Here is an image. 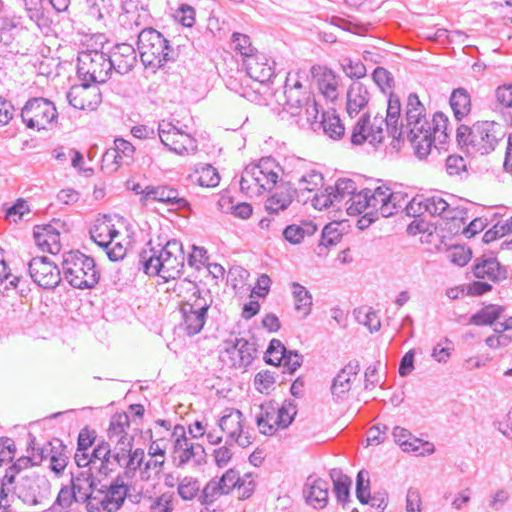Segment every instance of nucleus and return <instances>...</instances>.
I'll return each mask as SVG.
<instances>
[{
  "label": "nucleus",
  "mask_w": 512,
  "mask_h": 512,
  "mask_svg": "<svg viewBox=\"0 0 512 512\" xmlns=\"http://www.w3.org/2000/svg\"><path fill=\"white\" fill-rule=\"evenodd\" d=\"M182 244L169 240L161 248L148 247L142 250L139 263L150 276H159L165 281L178 277L184 267Z\"/></svg>",
  "instance_id": "obj_1"
},
{
  "label": "nucleus",
  "mask_w": 512,
  "mask_h": 512,
  "mask_svg": "<svg viewBox=\"0 0 512 512\" xmlns=\"http://www.w3.org/2000/svg\"><path fill=\"white\" fill-rule=\"evenodd\" d=\"M121 226L120 219L103 215L95 220L90 230L93 241L105 249L111 261L122 260L131 246V238Z\"/></svg>",
  "instance_id": "obj_2"
},
{
  "label": "nucleus",
  "mask_w": 512,
  "mask_h": 512,
  "mask_svg": "<svg viewBox=\"0 0 512 512\" xmlns=\"http://www.w3.org/2000/svg\"><path fill=\"white\" fill-rule=\"evenodd\" d=\"M281 167L271 158H261L242 172L240 189L249 197H258L270 191L280 179Z\"/></svg>",
  "instance_id": "obj_3"
},
{
  "label": "nucleus",
  "mask_w": 512,
  "mask_h": 512,
  "mask_svg": "<svg viewBox=\"0 0 512 512\" xmlns=\"http://www.w3.org/2000/svg\"><path fill=\"white\" fill-rule=\"evenodd\" d=\"M102 38V36L91 37L88 48L78 56L79 73L86 80L96 83L105 82L113 68Z\"/></svg>",
  "instance_id": "obj_4"
},
{
  "label": "nucleus",
  "mask_w": 512,
  "mask_h": 512,
  "mask_svg": "<svg viewBox=\"0 0 512 512\" xmlns=\"http://www.w3.org/2000/svg\"><path fill=\"white\" fill-rule=\"evenodd\" d=\"M497 124L493 121H478L472 126L462 125L458 137L475 154L485 155L492 152L498 142Z\"/></svg>",
  "instance_id": "obj_5"
},
{
  "label": "nucleus",
  "mask_w": 512,
  "mask_h": 512,
  "mask_svg": "<svg viewBox=\"0 0 512 512\" xmlns=\"http://www.w3.org/2000/svg\"><path fill=\"white\" fill-rule=\"evenodd\" d=\"M63 268L65 278L76 288H91L98 283L94 260L78 251L67 254Z\"/></svg>",
  "instance_id": "obj_6"
},
{
  "label": "nucleus",
  "mask_w": 512,
  "mask_h": 512,
  "mask_svg": "<svg viewBox=\"0 0 512 512\" xmlns=\"http://www.w3.org/2000/svg\"><path fill=\"white\" fill-rule=\"evenodd\" d=\"M137 45L145 67L158 69L169 60L168 41L153 28L143 29L139 33Z\"/></svg>",
  "instance_id": "obj_7"
},
{
  "label": "nucleus",
  "mask_w": 512,
  "mask_h": 512,
  "mask_svg": "<svg viewBox=\"0 0 512 512\" xmlns=\"http://www.w3.org/2000/svg\"><path fill=\"white\" fill-rule=\"evenodd\" d=\"M263 412L257 419V426L260 432L272 436L279 430L286 429L294 420L297 409L290 402L281 406H275L272 402L262 406Z\"/></svg>",
  "instance_id": "obj_8"
},
{
  "label": "nucleus",
  "mask_w": 512,
  "mask_h": 512,
  "mask_svg": "<svg viewBox=\"0 0 512 512\" xmlns=\"http://www.w3.org/2000/svg\"><path fill=\"white\" fill-rule=\"evenodd\" d=\"M408 140L419 157L429 154L434 142V130L430 125L426 112L406 117Z\"/></svg>",
  "instance_id": "obj_9"
},
{
  "label": "nucleus",
  "mask_w": 512,
  "mask_h": 512,
  "mask_svg": "<svg viewBox=\"0 0 512 512\" xmlns=\"http://www.w3.org/2000/svg\"><path fill=\"white\" fill-rule=\"evenodd\" d=\"M355 191L351 180H338L335 185L317 192L312 200L313 206L318 210L337 212L348 204V198Z\"/></svg>",
  "instance_id": "obj_10"
},
{
  "label": "nucleus",
  "mask_w": 512,
  "mask_h": 512,
  "mask_svg": "<svg viewBox=\"0 0 512 512\" xmlns=\"http://www.w3.org/2000/svg\"><path fill=\"white\" fill-rule=\"evenodd\" d=\"M24 123L29 128L38 130L47 129L57 119L55 105L45 98H33L29 100L21 113Z\"/></svg>",
  "instance_id": "obj_11"
},
{
  "label": "nucleus",
  "mask_w": 512,
  "mask_h": 512,
  "mask_svg": "<svg viewBox=\"0 0 512 512\" xmlns=\"http://www.w3.org/2000/svg\"><path fill=\"white\" fill-rule=\"evenodd\" d=\"M208 309L209 304L201 297H195L193 301L183 302L180 308L182 315L181 329L189 336L199 333L204 327Z\"/></svg>",
  "instance_id": "obj_12"
},
{
  "label": "nucleus",
  "mask_w": 512,
  "mask_h": 512,
  "mask_svg": "<svg viewBox=\"0 0 512 512\" xmlns=\"http://www.w3.org/2000/svg\"><path fill=\"white\" fill-rule=\"evenodd\" d=\"M161 142L172 152L180 156L194 154L197 150L195 139L177 127L166 124L159 130Z\"/></svg>",
  "instance_id": "obj_13"
},
{
  "label": "nucleus",
  "mask_w": 512,
  "mask_h": 512,
  "mask_svg": "<svg viewBox=\"0 0 512 512\" xmlns=\"http://www.w3.org/2000/svg\"><path fill=\"white\" fill-rule=\"evenodd\" d=\"M386 122L382 116H364L356 125L351 140L360 145L365 141L371 144L381 143L384 140Z\"/></svg>",
  "instance_id": "obj_14"
},
{
  "label": "nucleus",
  "mask_w": 512,
  "mask_h": 512,
  "mask_svg": "<svg viewBox=\"0 0 512 512\" xmlns=\"http://www.w3.org/2000/svg\"><path fill=\"white\" fill-rule=\"evenodd\" d=\"M29 273L34 282L45 289L54 288L61 280L58 266L45 256L34 257L29 262Z\"/></svg>",
  "instance_id": "obj_15"
},
{
  "label": "nucleus",
  "mask_w": 512,
  "mask_h": 512,
  "mask_svg": "<svg viewBox=\"0 0 512 512\" xmlns=\"http://www.w3.org/2000/svg\"><path fill=\"white\" fill-rule=\"evenodd\" d=\"M240 478L239 472L230 469L218 480L209 481L203 488L200 502L203 505L212 504L218 497L233 493Z\"/></svg>",
  "instance_id": "obj_16"
},
{
  "label": "nucleus",
  "mask_w": 512,
  "mask_h": 512,
  "mask_svg": "<svg viewBox=\"0 0 512 512\" xmlns=\"http://www.w3.org/2000/svg\"><path fill=\"white\" fill-rule=\"evenodd\" d=\"M266 363L283 367L284 371L292 374L301 365V356L292 351H287L280 340H271L265 354Z\"/></svg>",
  "instance_id": "obj_17"
},
{
  "label": "nucleus",
  "mask_w": 512,
  "mask_h": 512,
  "mask_svg": "<svg viewBox=\"0 0 512 512\" xmlns=\"http://www.w3.org/2000/svg\"><path fill=\"white\" fill-rule=\"evenodd\" d=\"M134 146L124 140L116 139L114 147L108 149L102 158V169L108 172H115L124 165H129L134 159Z\"/></svg>",
  "instance_id": "obj_18"
},
{
  "label": "nucleus",
  "mask_w": 512,
  "mask_h": 512,
  "mask_svg": "<svg viewBox=\"0 0 512 512\" xmlns=\"http://www.w3.org/2000/svg\"><path fill=\"white\" fill-rule=\"evenodd\" d=\"M311 75L324 98L331 102L339 98V77L335 72L327 66L315 65L311 68Z\"/></svg>",
  "instance_id": "obj_19"
},
{
  "label": "nucleus",
  "mask_w": 512,
  "mask_h": 512,
  "mask_svg": "<svg viewBox=\"0 0 512 512\" xmlns=\"http://www.w3.org/2000/svg\"><path fill=\"white\" fill-rule=\"evenodd\" d=\"M67 98L74 108L80 110H95L101 102L98 89L85 84L73 86L69 90Z\"/></svg>",
  "instance_id": "obj_20"
},
{
  "label": "nucleus",
  "mask_w": 512,
  "mask_h": 512,
  "mask_svg": "<svg viewBox=\"0 0 512 512\" xmlns=\"http://www.w3.org/2000/svg\"><path fill=\"white\" fill-rule=\"evenodd\" d=\"M265 201V209L271 214L286 210L294 200L295 190L289 182H280Z\"/></svg>",
  "instance_id": "obj_21"
},
{
  "label": "nucleus",
  "mask_w": 512,
  "mask_h": 512,
  "mask_svg": "<svg viewBox=\"0 0 512 512\" xmlns=\"http://www.w3.org/2000/svg\"><path fill=\"white\" fill-rule=\"evenodd\" d=\"M472 274L477 279L498 282L506 278V270L495 257H482L472 266Z\"/></svg>",
  "instance_id": "obj_22"
},
{
  "label": "nucleus",
  "mask_w": 512,
  "mask_h": 512,
  "mask_svg": "<svg viewBox=\"0 0 512 512\" xmlns=\"http://www.w3.org/2000/svg\"><path fill=\"white\" fill-rule=\"evenodd\" d=\"M141 193L146 199L163 202L167 205L183 209L188 206L187 200L179 195V192L168 186H146Z\"/></svg>",
  "instance_id": "obj_23"
},
{
  "label": "nucleus",
  "mask_w": 512,
  "mask_h": 512,
  "mask_svg": "<svg viewBox=\"0 0 512 512\" xmlns=\"http://www.w3.org/2000/svg\"><path fill=\"white\" fill-rule=\"evenodd\" d=\"M369 204H370V216L373 217V221L378 217H389L394 213L395 205L391 201V193L388 189L378 187L373 191H367Z\"/></svg>",
  "instance_id": "obj_24"
},
{
  "label": "nucleus",
  "mask_w": 512,
  "mask_h": 512,
  "mask_svg": "<svg viewBox=\"0 0 512 512\" xmlns=\"http://www.w3.org/2000/svg\"><path fill=\"white\" fill-rule=\"evenodd\" d=\"M244 64L248 76L256 82L266 83L274 76V65L263 54L245 59Z\"/></svg>",
  "instance_id": "obj_25"
},
{
  "label": "nucleus",
  "mask_w": 512,
  "mask_h": 512,
  "mask_svg": "<svg viewBox=\"0 0 512 512\" xmlns=\"http://www.w3.org/2000/svg\"><path fill=\"white\" fill-rule=\"evenodd\" d=\"M34 239L37 246L50 254H57L60 251V233L51 224L38 225L34 229Z\"/></svg>",
  "instance_id": "obj_26"
},
{
  "label": "nucleus",
  "mask_w": 512,
  "mask_h": 512,
  "mask_svg": "<svg viewBox=\"0 0 512 512\" xmlns=\"http://www.w3.org/2000/svg\"><path fill=\"white\" fill-rule=\"evenodd\" d=\"M422 207L431 215L439 216L441 219L446 215L451 206L441 197L433 196L426 199L424 202L413 198L406 206L408 215L415 216L420 213Z\"/></svg>",
  "instance_id": "obj_27"
},
{
  "label": "nucleus",
  "mask_w": 512,
  "mask_h": 512,
  "mask_svg": "<svg viewBox=\"0 0 512 512\" xmlns=\"http://www.w3.org/2000/svg\"><path fill=\"white\" fill-rule=\"evenodd\" d=\"M393 436L395 441L405 452H418L419 454H424L432 453L434 451L432 443L412 436L411 433L404 428H394Z\"/></svg>",
  "instance_id": "obj_28"
},
{
  "label": "nucleus",
  "mask_w": 512,
  "mask_h": 512,
  "mask_svg": "<svg viewBox=\"0 0 512 512\" xmlns=\"http://www.w3.org/2000/svg\"><path fill=\"white\" fill-rule=\"evenodd\" d=\"M109 57L112 67L120 73L130 71L136 63V51L132 45L127 43L116 45Z\"/></svg>",
  "instance_id": "obj_29"
},
{
  "label": "nucleus",
  "mask_w": 512,
  "mask_h": 512,
  "mask_svg": "<svg viewBox=\"0 0 512 512\" xmlns=\"http://www.w3.org/2000/svg\"><path fill=\"white\" fill-rule=\"evenodd\" d=\"M173 435L175 436L172 457L177 465L187 463L194 455V445L190 443L183 428H176Z\"/></svg>",
  "instance_id": "obj_30"
},
{
  "label": "nucleus",
  "mask_w": 512,
  "mask_h": 512,
  "mask_svg": "<svg viewBox=\"0 0 512 512\" xmlns=\"http://www.w3.org/2000/svg\"><path fill=\"white\" fill-rule=\"evenodd\" d=\"M359 365L350 362L338 373L332 384V392L335 395H342L350 391L353 383L357 380Z\"/></svg>",
  "instance_id": "obj_31"
},
{
  "label": "nucleus",
  "mask_w": 512,
  "mask_h": 512,
  "mask_svg": "<svg viewBox=\"0 0 512 512\" xmlns=\"http://www.w3.org/2000/svg\"><path fill=\"white\" fill-rule=\"evenodd\" d=\"M401 115V102L395 94H390L387 103L386 118V130L393 138H400L402 134V128L399 125Z\"/></svg>",
  "instance_id": "obj_32"
},
{
  "label": "nucleus",
  "mask_w": 512,
  "mask_h": 512,
  "mask_svg": "<svg viewBox=\"0 0 512 512\" xmlns=\"http://www.w3.org/2000/svg\"><path fill=\"white\" fill-rule=\"evenodd\" d=\"M348 202H350L349 206L346 208L347 213L349 215H359L363 214L361 219L358 221V226L363 229V221H367L368 223L373 222V217L370 216V204L367 195V191L354 193L352 192L351 196L348 198Z\"/></svg>",
  "instance_id": "obj_33"
},
{
  "label": "nucleus",
  "mask_w": 512,
  "mask_h": 512,
  "mask_svg": "<svg viewBox=\"0 0 512 512\" xmlns=\"http://www.w3.org/2000/svg\"><path fill=\"white\" fill-rule=\"evenodd\" d=\"M369 101V92L362 83H353L347 92V112L357 115L366 107Z\"/></svg>",
  "instance_id": "obj_34"
},
{
  "label": "nucleus",
  "mask_w": 512,
  "mask_h": 512,
  "mask_svg": "<svg viewBox=\"0 0 512 512\" xmlns=\"http://www.w3.org/2000/svg\"><path fill=\"white\" fill-rule=\"evenodd\" d=\"M222 432L232 441L238 442L243 432V415L239 410H231L220 419Z\"/></svg>",
  "instance_id": "obj_35"
},
{
  "label": "nucleus",
  "mask_w": 512,
  "mask_h": 512,
  "mask_svg": "<svg viewBox=\"0 0 512 512\" xmlns=\"http://www.w3.org/2000/svg\"><path fill=\"white\" fill-rule=\"evenodd\" d=\"M286 105L290 109H300L311 102L310 92L303 85L296 81L293 85L285 86Z\"/></svg>",
  "instance_id": "obj_36"
},
{
  "label": "nucleus",
  "mask_w": 512,
  "mask_h": 512,
  "mask_svg": "<svg viewBox=\"0 0 512 512\" xmlns=\"http://www.w3.org/2000/svg\"><path fill=\"white\" fill-rule=\"evenodd\" d=\"M467 221V212L460 207H451L442 219L444 229L451 234H463Z\"/></svg>",
  "instance_id": "obj_37"
},
{
  "label": "nucleus",
  "mask_w": 512,
  "mask_h": 512,
  "mask_svg": "<svg viewBox=\"0 0 512 512\" xmlns=\"http://www.w3.org/2000/svg\"><path fill=\"white\" fill-rule=\"evenodd\" d=\"M31 460L29 458H20L15 462L9 470L6 472L2 479L1 483V499L7 497L9 493H15L16 488V482H17V475L20 473L19 468L24 465H31ZM2 503V500H0V504Z\"/></svg>",
  "instance_id": "obj_38"
},
{
  "label": "nucleus",
  "mask_w": 512,
  "mask_h": 512,
  "mask_svg": "<svg viewBox=\"0 0 512 512\" xmlns=\"http://www.w3.org/2000/svg\"><path fill=\"white\" fill-rule=\"evenodd\" d=\"M321 126L324 133L332 139H340L345 132L344 125L334 109L327 110L323 113Z\"/></svg>",
  "instance_id": "obj_39"
},
{
  "label": "nucleus",
  "mask_w": 512,
  "mask_h": 512,
  "mask_svg": "<svg viewBox=\"0 0 512 512\" xmlns=\"http://www.w3.org/2000/svg\"><path fill=\"white\" fill-rule=\"evenodd\" d=\"M317 226L312 222H303L301 224H291L283 231V236L291 244L301 243L306 236L313 235Z\"/></svg>",
  "instance_id": "obj_40"
},
{
  "label": "nucleus",
  "mask_w": 512,
  "mask_h": 512,
  "mask_svg": "<svg viewBox=\"0 0 512 512\" xmlns=\"http://www.w3.org/2000/svg\"><path fill=\"white\" fill-rule=\"evenodd\" d=\"M450 105L457 119H462L471 111V99L463 88L455 89L450 97Z\"/></svg>",
  "instance_id": "obj_41"
},
{
  "label": "nucleus",
  "mask_w": 512,
  "mask_h": 512,
  "mask_svg": "<svg viewBox=\"0 0 512 512\" xmlns=\"http://www.w3.org/2000/svg\"><path fill=\"white\" fill-rule=\"evenodd\" d=\"M191 178L194 183L204 188L216 187L220 181L217 170L211 165H203L197 168Z\"/></svg>",
  "instance_id": "obj_42"
},
{
  "label": "nucleus",
  "mask_w": 512,
  "mask_h": 512,
  "mask_svg": "<svg viewBox=\"0 0 512 512\" xmlns=\"http://www.w3.org/2000/svg\"><path fill=\"white\" fill-rule=\"evenodd\" d=\"M357 322L366 327L370 332H377L381 327L378 313L371 307L361 306L354 311Z\"/></svg>",
  "instance_id": "obj_43"
},
{
  "label": "nucleus",
  "mask_w": 512,
  "mask_h": 512,
  "mask_svg": "<svg viewBox=\"0 0 512 512\" xmlns=\"http://www.w3.org/2000/svg\"><path fill=\"white\" fill-rule=\"evenodd\" d=\"M500 306L489 304L471 316L470 323L476 326L492 325L501 315Z\"/></svg>",
  "instance_id": "obj_44"
},
{
  "label": "nucleus",
  "mask_w": 512,
  "mask_h": 512,
  "mask_svg": "<svg viewBox=\"0 0 512 512\" xmlns=\"http://www.w3.org/2000/svg\"><path fill=\"white\" fill-rule=\"evenodd\" d=\"M110 443L114 446L112 450L113 457L118 464H121L122 461L127 459L132 450L133 437L129 432H127L124 435L111 440ZM110 453L111 450H108L107 454Z\"/></svg>",
  "instance_id": "obj_45"
},
{
  "label": "nucleus",
  "mask_w": 512,
  "mask_h": 512,
  "mask_svg": "<svg viewBox=\"0 0 512 512\" xmlns=\"http://www.w3.org/2000/svg\"><path fill=\"white\" fill-rule=\"evenodd\" d=\"M128 489L124 484H112L106 494L104 503L109 511L118 509L127 496Z\"/></svg>",
  "instance_id": "obj_46"
},
{
  "label": "nucleus",
  "mask_w": 512,
  "mask_h": 512,
  "mask_svg": "<svg viewBox=\"0 0 512 512\" xmlns=\"http://www.w3.org/2000/svg\"><path fill=\"white\" fill-rule=\"evenodd\" d=\"M71 490L75 501L84 502L93 492L92 481L88 476L80 475L72 480Z\"/></svg>",
  "instance_id": "obj_47"
},
{
  "label": "nucleus",
  "mask_w": 512,
  "mask_h": 512,
  "mask_svg": "<svg viewBox=\"0 0 512 512\" xmlns=\"http://www.w3.org/2000/svg\"><path fill=\"white\" fill-rule=\"evenodd\" d=\"M255 389L261 394H270L276 389L277 378L269 370L259 371L253 381Z\"/></svg>",
  "instance_id": "obj_48"
},
{
  "label": "nucleus",
  "mask_w": 512,
  "mask_h": 512,
  "mask_svg": "<svg viewBox=\"0 0 512 512\" xmlns=\"http://www.w3.org/2000/svg\"><path fill=\"white\" fill-rule=\"evenodd\" d=\"M130 420L126 413L115 414L110 421L108 428V440L109 442L119 436L129 432Z\"/></svg>",
  "instance_id": "obj_49"
},
{
  "label": "nucleus",
  "mask_w": 512,
  "mask_h": 512,
  "mask_svg": "<svg viewBox=\"0 0 512 512\" xmlns=\"http://www.w3.org/2000/svg\"><path fill=\"white\" fill-rule=\"evenodd\" d=\"M328 487L323 481H316L310 488L308 502L315 508H323L328 501Z\"/></svg>",
  "instance_id": "obj_50"
},
{
  "label": "nucleus",
  "mask_w": 512,
  "mask_h": 512,
  "mask_svg": "<svg viewBox=\"0 0 512 512\" xmlns=\"http://www.w3.org/2000/svg\"><path fill=\"white\" fill-rule=\"evenodd\" d=\"M178 495L184 501H192L200 494V484L193 477H184L178 484Z\"/></svg>",
  "instance_id": "obj_51"
},
{
  "label": "nucleus",
  "mask_w": 512,
  "mask_h": 512,
  "mask_svg": "<svg viewBox=\"0 0 512 512\" xmlns=\"http://www.w3.org/2000/svg\"><path fill=\"white\" fill-rule=\"evenodd\" d=\"M294 304L298 312L306 316L312 306V298L309 292L300 285H295L293 290Z\"/></svg>",
  "instance_id": "obj_52"
},
{
  "label": "nucleus",
  "mask_w": 512,
  "mask_h": 512,
  "mask_svg": "<svg viewBox=\"0 0 512 512\" xmlns=\"http://www.w3.org/2000/svg\"><path fill=\"white\" fill-rule=\"evenodd\" d=\"M433 225L422 218L413 219L407 226V233L411 237H419L421 240L424 236H431L433 234Z\"/></svg>",
  "instance_id": "obj_53"
},
{
  "label": "nucleus",
  "mask_w": 512,
  "mask_h": 512,
  "mask_svg": "<svg viewBox=\"0 0 512 512\" xmlns=\"http://www.w3.org/2000/svg\"><path fill=\"white\" fill-rule=\"evenodd\" d=\"M472 257L471 250L462 245H454L447 250V258L457 266H465Z\"/></svg>",
  "instance_id": "obj_54"
},
{
  "label": "nucleus",
  "mask_w": 512,
  "mask_h": 512,
  "mask_svg": "<svg viewBox=\"0 0 512 512\" xmlns=\"http://www.w3.org/2000/svg\"><path fill=\"white\" fill-rule=\"evenodd\" d=\"M174 510V495L164 492L154 498L150 504V512H172Z\"/></svg>",
  "instance_id": "obj_55"
},
{
  "label": "nucleus",
  "mask_w": 512,
  "mask_h": 512,
  "mask_svg": "<svg viewBox=\"0 0 512 512\" xmlns=\"http://www.w3.org/2000/svg\"><path fill=\"white\" fill-rule=\"evenodd\" d=\"M30 213V207L26 200L19 198L16 200L14 205L9 207L6 211V218L12 222L21 221L25 215Z\"/></svg>",
  "instance_id": "obj_56"
},
{
  "label": "nucleus",
  "mask_w": 512,
  "mask_h": 512,
  "mask_svg": "<svg viewBox=\"0 0 512 512\" xmlns=\"http://www.w3.org/2000/svg\"><path fill=\"white\" fill-rule=\"evenodd\" d=\"M323 176L320 173L310 172L305 174L301 180V190L306 192H318L323 186Z\"/></svg>",
  "instance_id": "obj_57"
},
{
  "label": "nucleus",
  "mask_w": 512,
  "mask_h": 512,
  "mask_svg": "<svg viewBox=\"0 0 512 512\" xmlns=\"http://www.w3.org/2000/svg\"><path fill=\"white\" fill-rule=\"evenodd\" d=\"M16 456V445L10 439L0 440V469L10 464Z\"/></svg>",
  "instance_id": "obj_58"
},
{
  "label": "nucleus",
  "mask_w": 512,
  "mask_h": 512,
  "mask_svg": "<svg viewBox=\"0 0 512 512\" xmlns=\"http://www.w3.org/2000/svg\"><path fill=\"white\" fill-rule=\"evenodd\" d=\"M343 71L350 78H363L366 75V67L359 59H346L343 64Z\"/></svg>",
  "instance_id": "obj_59"
},
{
  "label": "nucleus",
  "mask_w": 512,
  "mask_h": 512,
  "mask_svg": "<svg viewBox=\"0 0 512 512\" xmlns=\"http://www.w3.org/2000/svg\"><path fill=\"white\" fill-rule=\"evenodd\" d=\"M351 479L348 476H340L334 480V493L342 503H346L350 495Z\"/></svg>",
  "instance_id": "obj_60"
},
{
  "label": "nucleus",
  "mask_w": 512,
  "mask_h": 512,
  "mask_svg": "<svg viewBox=\"0 0 512 512\" xmlns=\"http://www.w3.org/2000/svg\"><path fill=\"white\" fill-rule=\"evenodd\" d=\"M233 43L235 44V49L245 57V59H248L249 57L254 56L253 54V47L252 43L250 41L249 36L241 33H234L233 34Z\"/></svg>",
  "instance_id": "obj_61"
},
{
  "label": "nucleus",
  "mask_w": 512,
  "mask_h": 512,
  "mask_svg": "<svg viewBox=\"0 0 512 512\" xmlns=\"http://www.w3.org/2000/svg\"><path fill=\"white\" fill-rule=\"evenodd\" d=\"M175 19L184 27L191 28L196 21L194 8L187 4H182L176 11Z\"/></svg>",
  "instance_id": "obj_62"
},
{
  "label": "nucleus",
  "mask_w": 512,
  "mask_h": 512,
  "mask_svg": "<svg viewBox=\"0 0 512 512\" xmlns=\"http://www.w3.org/2000/svg\"><path fill=\"white\" fill-rule=\"evenodd\" d=\"M373 80L382 91L391 90L394 84L390 72L383 67H377L373 72Z\"/></svg>",
  "instance_id": "obj_63"
},
{
  "label": "nucleus",
  "mask_w": 512,
  "mask_h": 512,
  "mask_svg": "<svg viewBox=\"0 0 512 512\" xmlns=\"http://www.w3.org/2000/svg\"><path fill=\"white\" fill-rule=\"evenodd\" d=\"M497 103L503 108H512V83L503 84L495 91Z\"/></svg>",
  "instance_id": "obj_64"
}]
</instances>
